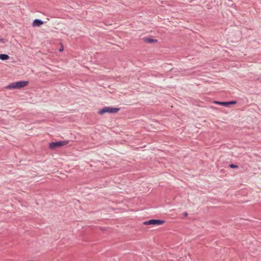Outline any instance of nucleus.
Masks as SVG:
<instances>
[{
	"instance_id": "1",
	"label": "nucleus",
	"mask_w": 261,
	"mask_h": 261,
	"mask_svg": "<svg viewBox=\"0 0 261 261\" xmlns=\"http://www.w3.org/2000/svg\"><path fill=\"white\" fill-rule=\"evenodd\" d=\"M29 84L28 81H20L16 82L11 83L9 84L7 87V89H20L27 86Z\"/></svg>"
},
{
	"instance_id": "2",
	"label": "nucleus",
	"mask_w": 261,
	"mask_h": 261,
	"mask_svg": "<svg viewBox=\"0 0 261 261\" xmlns=\"http://www.w3.org/2000/svg\"><path fill=\"white\" fill-rule=\"evenodd\" d=\"M119 110L120 109L117 108L105 107L98 111V114L102 115L106 113H116L119 111Z\"/></svg>"
},
{
	"instance_id": "3",
	"label": "nucleus",
	"mask_w": 261,
	"mask_h": 261,
	"mask_svg": "<svg viewBox=\"0 0 261 261\" xmlns=\"http://www.w3.org/2000/svg\"><path fill=\"white\" fill-rule=\"evenodd\" d=\"M69 143L68 140H64L62 141H57L55 142H51L49 144V149L53 150L55 148L60 147L61 146L66 145Z\"/></svg>"
},
{
	"instance_id": "4",
	"label": "nucleus",
	"mask_w": 261,
	"mask_h": 261,
	"mask_svg": "<svg viewBox=\"0 0 261 261\" xmlns=\"http://www.w3.org/2000/svg\"><path fill=\"white\" fill-rule=\"evenodd\" d=\"M165 222L164 220H158V219H151L148 221H144L143 224L145 225H160L163 224Z\"/></svg>"
},
{
	"instance_id": "5",
	"label": "nucleus",
	"mask_w": 261,
	"mask_h": 261,
	"mask_svg": "<svg viewBox=\"0 0 261 261\" xmlns=\"http://www.w3.org/2000/svg\"><path fill=\"white\" fill-rule=\"evenodd\" d=\"M215 103L223 106H228L230 105H233L237 103V101L235 100H232L229 101H215Z\"/></svg>"
},
{
	"instance_id": "6",
	"label": "nucleus",
	"mask_w": 261,
	"mask_h": 261,
	"mask_svg": "<svg viewBox=\"0 0 261 261\" xmlns=\"http://www.w3.org/2000/svg\"><path fill=\"white\" fill-rule=\"evenodd\" d=\"M43 23H44V22L42 20H41V19H35L33 21V23H32V25L34 27H40L42 24H43Z\"/></svg>"
},
{
	"instance_id": "7",
	"label": "nucleus",
	"mask_w": 261,
	"mask_h": 261,
	"mask_svg": "<svg viewBox=\"0 0 261 261\" xmlns=\"http://www.w3.org/2000/svg\"><path fill=\"white\" fill-rule=\"evenodd\" d=\"M144 41L145 42H147L148 43H151L158 42V40L156 39H154L149 38H145Z\"/></svg>"
},
{
	"instance_id": "8",
	"label": "nucleus",
	"mask_w": 261,
	"mask_h": 261,
	"mask_svg": "<svg viewBox=\"0 0 261 261\" xmlns=\"http://www.w3.org/2000/svg\"><path fill=\"white\" fill-rule=\"evenodd\" d=\"M9 58L10 57L7 54H0V59L1 60H8Z\"/></svg>"
},
{
	"instance_id": "9",
	"label": "nucleus",
	"mask_w": 261,
	"mask_h": 261,
	"mask_svg": "<svg viewBox=\"0 0 261 261\" xmlns=\"http://www.w3.org/2000/svg\"><path fill=\"white\" fill-rule=\"evenodd\" d=\"M229 167L230 168H238V166L236 165H234V164H230L229 165Z\"/></svg>"
},
{
	"instance_id": "10",
	"label": "nucleus",
	"mask_w": 261,
	"mask_h": 261,
	"mask_svg": "<svg viewBox=\"0 0 261 261\" xmlns=\"http://www.w3.org/2000/svg\"><path fill=\"white\" fill-rule=\"evenodd\" d=\"M0 42H2V43H5V39H3V38H0Z\"/></svg>"
},
{
	"instance_id": "11",
	"label": "nucleus",
	"mask_w": 261,
	"mask_h": 261,
	"mask_svg": "<svg viewBox=\"0 0 261 261\" xmlns=\"http://www.w3.org/2000/svg\"><path fill=\"white\" fill-rule=\"evenodd\" d=\"M184 216L187 217L188 216V213L187 212H185L184 213Z\"/></svg>"
},
{
	"instance_id": "12",
	"label": "nucleus",
	"mask_w": 261,
	"mask_h": 261,
	"mask_svg": "<svg viewBox=\"0 0 261 261\" xmlns=\"http://www.w3.org/2000/svg\"><path fill=\"white\" fill-rule=\"evenodd\" d=\"M63 50V48H60V49H59V51H62Z\"/></svg>"
}]
</instances>
